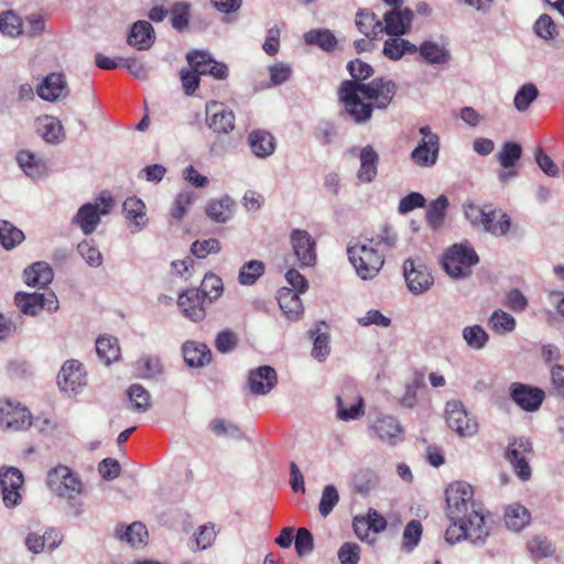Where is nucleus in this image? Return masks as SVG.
I'll list each match as a JSON object with an SVG mask.
<instances>
[{"mask_svg": "<svg viewBox=\"0 0 564 564\" xmlns=\"http://www.w3.org/2000/svg\"><path fill=\"white\" fill-rule=\"evenodd\" d=\"M445 419L448 427L459 436H471L477 432V422L459 401L452 400L446 403Z\"/></svg>", "mask_w": 564, "mask_h": 564, "instance_id": "nucleus-12", "label": "nucleus"}, {"mask_svg": "<svg viewBox=\"0 0 564 564\" xmlns=\"http://www.w3.org/2000/svg\"><path fill=\"white\" fill-rule=\"evenodd\" d=\"M275 384L276 373L270 366H261L249 373L248 387L253 394H267Z\"/></svg>", "mask_w": 564, "mask_h": 564, "instance_id": "nucleus-23", "label": "nucleus"}, {"mask_svg": "<svg viewBox=\"0 0 564 564\" xmlns=\"http://www.w3.org/2000/svg\"><path fill=\"white\" fill-rule=\"evenodd\" d=\"M116 535L119 540L126 541L133 547L142 546L147 543L148 531L141 522H133L128 527H118Z\"/></svg>", "mask_w": 564, "mask_h": 564, "instance_id": "nucleus-35", "label": "nucleus"}, {"mask_svg": "<svg viewBox=\"0 0 564 564\" xmlns=\"http://www.w3.org/2000/svg\"><path fill=\"white\" fill-rule=\"evenodd\" d=\"M423 533V527L419 520H411L404 528L402 533L401 550L410 553L420 543Z\"/></svg>", "mask_w": 564, "mask_h": 564, "instance_id": "nucleus-45", "label": "nucleus"}, {"mask_svg": "<svg viewBox=\"0 0 564 564\" xmlns=\"http://www.w3.org/2000/svg\"><path fill=\"white\" fill-rule=\"evenodd\" d=\"M209 304L204 294L196 289L182 292L177 300L183 315L195 323L202 322L206 317V307Z\"/></svg>", "mask_w": 564, "mask_h": 564, "instance_id": "nucleus-17", "label": "nucleus"}, {"mask_svg": "<svg viewBox=\"0 0 564 564\" xmlns=\"http://www.w3.org/2000/svg\"><path fill=\"white\" fill-rule=\"evenodd\" d=\"M462 336L467 346L471 349L480 350L486 347L489 335L480 325L466 326L463 328Z\"/></svg>", "mask_w": 564, "mask_h": 564, "instance_id": "nucleus-47", "label": "nucleus"}, {"mask_svg": "<svg viewBox=\"0 0 564 564\" xmlns=\"http://www.w3.org/2000/svg\"><path fill=\"white\" fill-rule=\"evenodd\" d=\"M347 256L357 275L362 280L377 276L384 264V256L375 247L373 240L349 245Z\"/></svg>", "mask_w": 564, "mask_h": 564, "instance_id": "nucleus-2", "label": "nucleus"}, {"mask_svg": "<svg viewBox=\"0 0 564 564\" xmlns=\"http://www.w3.org/2000/svg\"><path fill=\"white\" fill-rule=\"evenodd\" d=\"M0 31L9 36H18L23 33L22 21L19 15L12 11L0 14Z\"/></svg>", "mask_w": 564, "mask_h": 564, "instance_id": "nucleus-58", "label": "nucleus"}, {"mask_svg": "<svg viewBox=\"0 0 564 564\" xmlns=\"http://www.w3.org/2000/svg\"><path fill=\"white\" fill-rule=\"evenodd\" d=\"M248 145L259 159L271 156L276 148L275 138L267 130L256 129L248 134Z\"/></svg>", "mask_w": 564, "mask_h": 564, "instance_id": "nucleus-24", "label": "nucleus"}, {"mask_svg": "<svg viewBox=\"0 0 564 564\" xmlns=\"http://www.w3.org/2000/svg\"><path fill=\"white\" fill-rule=\"evenodd\" d=\"M417 47L410 41L398 36L389 37L383 45V54L390 59H400L405 53L414 54Z\"/></svg>", "mask_w": 564, "mask_h": 564, "instance_id": "nucleus-38", "label": "nucleus"}, {"mask_svg": "<svg viewBox=\"0 0 564 564\" xmlns=\"http://www.w3.org/2000/svg\"><path fill=\"white\" fill-rule=\"evenodd\" d=\"M527 547L534 560L552 556L555 551L549 539L541 535L532 538L528 542Z\"/></svg>", "mask_w": 564, "mask_h": 564, "instance_id": "nucleus-55", "label": "nucleus"}, {"mask_svg": "<svg viewBox=\"0 0 564 564\" xmlns=\"http://www.w3.org/2000/svg\"><path fill=\"white\" fill-rule=\"evenodd\" d=\"M36 91L43 100L53 102L65 98L69 89L63 74L52 73L37 86Z\"/></svg>", "mask_w": 564, "mask_h": 564, "instance_id": "nucleus-22", "label": "nucleus"}, {"mask_svg": "<svg viewBox=\"0 0 564 564\" xmlns=\"http://www.w3.org/2000/svg\"><path fill=\"white\" fill-rule=\"evenodd\" d=\"M291 243L297 260L303 267H313L316 262L315 240L305 231L295 229L291 234Z\"/></svg>", "mask_w": 564, "mask_h": 564, "instance_id": "nucleus-20", "label": "nucleus"}, {"mask_svg": "<svg viewBox=\"0 0 564 564\" xmlns=\"http://www.w3.org/2000/svg\"><path fill=\"white\" fill-rule=\"evenodd\" d=\"M365 86L366 84L356 80H344L338 89L340 102L344 106H372L371 104H365L360 98L361 95L365 99Z\"/></svg>", "mask_w": 564, "mask_h": 564, "instance_id": "nucleus-33", "label": "nucleus"}, {"mask_svg": "<svg viewBox=\"0 0 564 564\" xmlns=\"http://www.w3.org/2000/svg\"><path fill=\"white\" fill-rule=\"evenodd\" d=\"M352 484L357 492L367 494L377 486L378 477L371 469H359L354 476Z\"/></svg>", "mask_w": 564, "mask_h": 564, "instance_id": "nucleus-57", "label": "nucleus"}, {"mask_svg": "<svg viewBox=\"0 0 564 564\" xmlns=\"http://www.w3.org/2000/svg\"><path fill=\"white\" fill-rule=\"evenodd\" d=\"M397 94V85L388 78L378 77L365 86V99L372 100L377 106H388Z\"/></svg>", "mask_w": 564, "mask_h": 564, "instance_id": "nucleus-21", "label": "nucleus"}, {"mask_svg": "<svg viewBox=\"0 0 564 564\" xmlns=\"http://www.w3.org/2000/svg\"><path fill=\"white\" fill-rule=\"evenodd\" d=\"M15 304L23 314L30 316H36L42 310L53 313L59 307L57 296L54 292H19L15 294Z\"/></svg>", "mask_w": 564, "mask_h": 564, "instance_id": "nucleus-11", "label": "nucleus"}, {"mask_svg": "<svg viewBox=\"0 0 564 564\" xmlns=\"http://www.w3.org/2000/svg\"><path fill=\"white\" fill-rule=\"evenodd\" d=\"M198 290L204 294L208 303H212L223 294L224 284L218 275L209 273L204 276Z\"/></svg>", "mask_w": 564, "mask_h": 564, "instance_id": "nucleus-54", "label": "nucleus"}, {"mask_svg": "<svg viewBox=\"0 0 564 564\" xmlns=\"http://www.w3.org/2000/svg\"><path fill=\"white\" fill-rule=\"evenodd\" d=\"M373 108H343L339 118L345 122L362 124L371 119Z\"/></svg>", "mask_w": 564, "mask_h": 564, "instance_id": "nucleus-63", "label": "nucleus"}, {"mask_svg": "<svg viewBox=\"0 0 564 564\" xmlns=\"http://www.w3.org/2000/svg\"><path fill=\"white\" fill-rule=\"evenodd\" d=\"M304 40L308 45H316L324 51L330 52L337 45L335 35L325 29L311 30L304 34Z\"/></svg>", "mask_w": 564, "mask_h": 564, "instance_id": "nucleus-43", "label": "nucleus"}, {"mask_svg": "<svg viewBox=\"0 0 564 564\" xmlns=\"http://www.w3.org/2000/svg\"><path fill=\"white\" fill-rule=\"evenodd\" d=\"M522 156V147L513 141L505 142L497 153V159L502 169L516 167L517 162Z\"/></svg>", "mask_w": 564, "mask_h": 564, "instance_id": "nucleus-44", "label": "nucleus"}, {"mask_svg": "<svg viewBox=\"0 0 564 564\" xmlns=\"http://www.w3.org/2000/svg\"><path fill=\"white\" fill-rule=\"evenodd\" d=\"M123 213L131 224L130 231L132 234H137L147 227L149 220L145 213V205L140 198L128 197L123 202Z\"/></svg>", "mask_w": 564, "mask_h": 564, "instance_id": "nucleus-25", "label": "nucleus"}, {"mask_svg": "<svg viewBox=\"0 0 564 564\" xmlns=\"http://www.w3.org/2000/svg\"><path fill=\"white\" fill-rule=\"evenodd\" d=\"M489 217H486L488 219L484 220L481 227L485 231L501 237L508 234L511 226V219L510 217L502 212L501 209H488Z\"/></svg>", "mask_w": 564, "mask_h": 564, "instance_id": "nucleus-34", "label": "nucleus"}, {"mask_svg": "<svg viewBox=\"0 0 564 564\" xmlns=\"http://www.w3.org/2000/svg\"><path fill=\"white\" fill-rule=\"evenodd\" d=\"M115 205V200L109 193L102 192L93 203H86L79 207L73 218V224L77 225L83 234L90 235L98 227L101 217L108 215Z\"/></svg>", "mask_w": 564, "mask_h": 564, "instance_id": "nucleus-5", "label": "nucleus"}, {"mask_svg": "<svg viewBox=\"0 0 564 564\" xmlns=\"http://www.w3.org/2000/svg\"><path fill=\"white\" fill-rule=\"evenodd\" d=\"M234 209V199L228 195H224L219 198L210 199L205 207V213L213 221L225 224L232 218Z\"/></svg>", "mask_w": 564, "mask_h": 564, "instance_id": "nucleus-27", "label": "nucleus"}, {"mask_svg": "<svg viewBox=\"0 0 564 564\" xmlns=\"http://www.w3.org/2000/svg\"><path fill=\"white\" fill-rule=\"evenodd\" d=\"M339 502V494L334 485H326L323 488L322 497L318 503V511L326 518Z\"/></svg>", "mask_w": 564, "mask_h": 564, "instance_id": "nucleus-56", "label": "nucleus"}, {"mask_svg": "<svg viewBox=\"0 0 564 564\" xmlns=\"http://www.w3.org/2000/svg\"><path fill=\"white\" fill-rule=\"evenodd\" d=\"M23 484V474L18 468H0V490L2 502L7 508L12 509L21 505Z\"/></svg>", "mask_w": 564, "mask_h": 564, "instance_id": "nucleus-10", "label": "nucleus"}, {"mask_svg": "<svg viewBox=\"0 0 564 564\" xmlns=\"http://www.w3.org/2000/svg\"><path fill=\"white\" fill-rule=\"evenodd\" d=\"M511 400L523 411L534 412L544 401L545 393L542 389L521 382H513L509 388Z\"/></svg>", "mask_w": 564, "mask_h": 564, "instance_id": "nucleus-16", "label": "nucleus"}, {"mask_svg": "<svg viewBox=\"0 0 564 564\" xmlns=\"http://www.w3.org/2000/svg\"><path fill=\"white\" fill-rule=\"evenodd\" d=\"M360 169L358 170L357 177L361 183H370L375 180L378 173V153L371 145H367L360 150Z\"/></svg>", "mask_w": 564, "mask_h": 564, "instance_id": "nucleus-29", "label": "nucleus"}, {"mask_svg": "<svg viewBox=\"0 0 564 564\" xmlns=\"http://www.w3.org/2000/svg\"><path fill=\"white\" fill-rule=\"evenodd\" d=\"M24 240V234L7 220H0V243L10 250Z\"/></svg>", "mask_w": 564, "mask_h": 564, "instance_id": "nucleus-50", "label": "nucleus"}, {"mask_svg": "<svg viewBox=\"0 0 564 564\" xmlns=\"http://www.w3.org/2000/svg\"><path fill=\"white\" fill-rule=\"evenodd\" d=\"M356 26L360 33L368 39H375L379 33L383 32L382 23L377 19L376 14L369 10H360L356 14Z\"/></svg>", "mask_w": 564, "mask_h": 564, "instance_id": "nucleus-36", "label": "nucleus"}, {"mask_svg": "<svg viewBox=\"0 0 564 564\" xmlns=\"http://www.w3.org/2000/svg\"><path fill=\"white\" fill-rule=\"evenodd\" d=\"M30 425L31 414L26 408L12 400H0V427L21 431Z\"/></svg>", "mask_w": 564, "mask_h": 564, "instance_id": "nucleus-13", "label": "nucleus"}, {"mask_svg": "<svg viewBox=\"0 0 564 564\" xmlns=\"http://www.w3.org/2000/svg\"><path fill=\"white\" fill-rule=\"evenodd\" d=\"M212 55L206 51H193L186 56L191 67L199 75H206L212 65Z\"/></svg>", "mask_w": 564, "mask_h": 564, "instance_id": "nucleus-62", "label": "nucleus"}, {"mask_svg": "<svg viewBox=\"0 0 564 564\" xmlns=\"http://www.w3.org/2000/svg\"><path fill=\"white\" fill-rule=\"evenodd\" d=\"M530 455H532V444L529 438L518 437L509 442L506 458L512 466L516 475L523 481L531 478Z\"/></svg>", "mask_w": 564, "mask_h": 564, "instance_id": "nucleus-9", "label": "nucleus"}, {"mask_svg": "<svg viewBox=\"0 0 564 564\" xmlns=\"http://www.w3.org/2000/svg\"><path fill=\"white\" fill-rule=\"evenodd\" d=\"M447 207L448 199L444 195L438 196L429 205L426 220L433 229H437L443 225Z\"/></svg>", "mask_w": 564, "mask_h": 564, "instance_id": "nucleus-46", "label": "nucleus"}, {"mask_svg": "<svg viewBox=\"0 0 564 564\" xmlns=\"http://www.w3.org/2000/svg\"><path fill=\"white\" fill-rule=\"evenodd\" d=\"M163 371V366L156 356H142L134 365L135 376L139 378L151 379Z\"/></svg>", "mask_w": 564, "mask_h": 564, "instance_id": "nucleus-40", "label": "nucleus"}, {"mask_svg": "<svg viewBox=\"0 0 564 564\" xmlns=\"http://www.w3.org/2000/svg\"><path fill=\"white\" fill-rule=\"evenodd\" d=\"M336 405L337 417L345 422L358 420L365 414L364 399L352 387L336 397Z\"/></svg>", "mask_w": 564, "mask_h": 564, "instance_id": "nucleus-18", "label": "nucleus"}, {"mask_svg": "<svg viewBox=\"0 0 564 564\" xmlns=\"http://www.w3.org/2000/svg\"><path fill=\"white\" fill-rule=\"evenodd\" d=\"M403 275L409 290L422 294L433 285V276L425 264L408 259L403 263Z\"/></svg>", "mask_w": 564, "mask_h": 564, "instance_id": "nucleus-15", "label": "nucleus"}, {"mask_svg": "<svg viewBox=\"0 0 564 564\" xmlns=\"http://www.w3.org/2000/svg\"><path fill=\"white\" fill-rule=\"evenodd\" d=\"M479 258L468 243H456L443 257V268L448 275L455 279L470 274L471 267L477 264Z\"/></svg>", "mask_w": 564, "mask_h": 564, "instance_id": "nucleus-6", "label": "nucleus"}, {"mask_svg": "<svg viewBox=\"0 0 564 564\" xmlns=\"http://www.w3.org/2000/svg\"><path fill=\"white\" fill-rule=\"evenodd\" d=\"M212 432L217 436H229L231 438H242V432L235 423L223 419H215L209 423Z\"/></svg>", "mask_w": 564, "mask_h": 564, "instance_id": "nucleus-60", "label": "nucleus"}, {"mask_svg": "<svg viewBox=\"0 0 564 564\" xmlns=\"http://www.w3.org/2000/svg\"><path fill=\"white\" fill-rule=\"evenodd\" d=\"M96 351L98 357L107 365L117 360L120 356L118 340L111 336H99L96 340Z\"/></svg>", "mask_w": 564, "mask_h": 564, "instance_id": "nucleus-41", "label": "nucleus"}, {"mask_svg": "<svg viewBox=\"0 0 564 564\" xmlns=\"http://www.w3.org/2000/svg\"><path fill=\"white\" fill-rule=\"evenodd\" d=\"M17 162L23 173L33 181L42 180L48 175L47 162L39 153L20 150L17 153Z\"/></svg>", "mask_w": 564, "mask_h": 564, "instance_id": "nucleus-19", "label": "nucleus"}, {"mask_svg": "<svg viewBox=\"0 0 564 564\" xmlns=\"http://www.w3.org/2000/svg\"><path fill=\"white\" fill-rule=\"evenodd\" d=\"M194 198L195 195L191 191H183L178 193L173 202L171 216L176 220L182 219L185 216L188 207L194 202Z\"/></svg>", "mask_w": 564, "mask_h": 564, "instance_id": "nucleus-61", "label": "nucleus"}, {"mask_svg": "<svg viewBox=\"0 0 564 564\" xmlns=\"http://www.w3.org/2000/svg\"><path fill=\"white\" fill-rule=\"evenodd\" d=\"M422 139L412 150L410 158L420 167H432L436 164L440 153V138L429 126L419 129Z\"/></svg>", "mask_w": 564, "mask_h": 564, "instance_id": "nucleus-7", "label": "nucleus"}, {"mask_svg": "<svg viewBox=\"0 0 564 564\" xmlns=\"http://www.w3.org/2000/svg\"><path fill=\"white\" fill-rule=\"evenodd\" d=\"M23 278L29 286L44 288L53 281L54 273L48 263L40 261L26 268Z\"/></svg>", "mask_w": 564, "mask_h": 564, "instance_id": "nucleus-30", "label": "nucleus"}, {"mask_svg": "<svg viewBox=\"0 0 564 564\" xmlns=\"http://www.w3.org/2000/svg\"><path fill=\"white\" fill-rule=\"evenodd\" d=\"M208 127L217 133H229L235 128V115L232 110L220 108L212 115H207Z\"/></svg>", "mask_w": 564, "mask_h": 564, "instance_id": "nucleus-37", "label": "nucleus"}, {"mask_svg": "<svg viewBox=\"0 0 564 564\" xmlns=\"http://www.w3.org/2000/svg\"><path fill=\"white\" fill-rule=\"evenodd\" d=\"M263 262L259 260H250L240 268L238 281L241 285H252L261 275H263Z\"/></svg>", "mask_w": 564, "mask_h": 564, "instance_id": "nucleus-52", "label": "nucleus"}, {"mask_svg": "<svg viewBox=\"0 0 564 564\" xmlns=\"http://www.w3.org/2000/svg\"><path fill=\"white\" fill-rule=\"evenodd\" d=\"M184 361L189 367H203L212 360V351L207 345L197 341H186L183 345Z\"/></svg>", "mask_w": 564, "mask_h": 564, "instance_id": "nucleus-31", "label": "nucleus"}, {"mask_svg": "<svg viewBox=\"0 0 564 564\" xmlns=\"http://www.w3.org/2000/svg\"><path fill=\"white\" fill-rule=\"evenodd\" d=\"M46 486L54 497L68 503L74 516L83 514L84 507L78 498L85 494V485L77 473L65 465H57L47 471Z\"/></svg>", "mask_w": 564, "mask_h": 564, "instance_id": "nucleus-1", "label": "nucleus"}, {"mask_svg": "<svg viewBox=\"0 0 564 564\" xmlns=\"http://www.w3.org/2000/svg\"><path fill=\"white\" fill-rule=\"evenodd\" d=\"M417 51L421 57L429 64H445L451 58L447 50L430 41L423 42Z\"/></svg>", "mask_w": 564, "mask_h": 564, "instance_id": "nucleus-42", "label": "nucleus"}, {"mask_svg": "<svg viewBox=\"0 0 564 564\" xmlns=\"http://www.w3.org/2000/svg\"><path fill=\"white\" fill-rule=\"evenodd\" d=\"M37 131L46 142H58L63 137L62 124L52 117L37 120Z\"/></svg>", "mask_w": 564, "mask_h": 564, "instance_id": "nucleus-49", "label": "nucleus"}, {"mask_svg": "<svg viewBox=\"0 0 564 564\" xmlns=\"http://www.w3.org/2000/svg\"><path fill=\"white\" fill-rule=\"evenodd\" d=\"M488 325L495 333L503 335L513 332L517 323L509 313L502 310H496L491 314Z\"/></svg>", "mask_w": 564, "mask_h": 564, "instance_id": "nucleus-48", "label": "nucleus"}, {"mask_svg": "<svg viewBox=\"0 0 564 564\" xmlns=\"http://www.w3.org/2000/svg\"><path fill=\"white\" fill-rule=\"evenodd\" d=\"M154 30L150 22L138 21L131 26L128 44L137 50H148L152 46Z\"/></svg>", "mask_w": 564, "mask_h": 564, "instance_id": "nucleus-28", "label": "nucleus"}, {"mask_svg": "<svg viewBox=\"0 0 564 564\" xmlns=\"http://www.w3.org/2000/svg\"><path fill=\"white\" fill-rule=\"evenodd\" d=\"M191 6L187 2H175L171 9V24L178 32L188 28Z\"/></svg>", "mask_w": 564, "mask_h": 564, "instance_id": "nucleus-53", "label": "nucleus"}, {"mask_svg": "<svg viewBox=\"0 0 564 564\" xmlns=\"http://www.w3.org/2000/svg\"><path fill=\"white\" fill-rule=\"evenodd\" d=\"M86 371L79 361L72 359L64 362L57 376V384L62 391L77 394L86 386Z\"/></svg>", "mask_w": 564, "mask_h": 564, "instance_id": "nucleus-14", "label": "nucleus"}, {"mask_svg": "<svg viewBox=\"0 0 564 564\" xmlns=\"http://www.w3.org/2000/svg\"><path fill=\"white\" fill-rule=\"evenodd\" d=\"M473 487L465 481H455L446 489L447 517L449 521H460L473 512L474 507L481 510L480 503L473 499Z\"/></svg>", "mask_w": 564, "mask_h": 564, "instance_id": "nucleus-4", "label": "nucleus"}, {"mask_svg": "<svg viewBox=\"0 0 564 564\" xmlns=\"http://www.w3.org/2000/svg\"><path fill=\"white\" fill-rule=\"evenodd\" d=\"M131 408L138 412H147L151 406V397L148 390L141 384H132L127 390Z\"/></svg>", "mask_w": 564, "mask_h": 564, "instance_id": "nucleus-51", "label": "nucleus"}, {"mask_svg": "<svg viewBox=\"0 0 564 564\" xmlns=\"http://www.w3.org/2000/svg\"><path fill=\"white\" fill-rule=\"evenodd\" d=\"M489 535V529L486 523L485 514L481 510L474 507L468 518L460 521H451V525L445 532V540L451 543H457L463 539L469 540L474 544H484Z\"/></svg>", "mask_w": 564, "mask_h": 564, "instance_id": "nucleus-3", "label": "nucleus"}, {"mask_svg": "<svg viewBox=\"0 0 564 564\" xmlns=\"http://www.w3.org/2000/svg\"><path fill=\"white\" fill-rule=\"evenodd\" d=\"M413 19V12L409 9L391 10L384 14L383 31L393 36L402 35L408 32Z\"/></svg>", "mask_w": 564, "mask_h": 564, "instance_id": "nucleus-26", "label": "nucleus"}, {"mask_svg": "<svg viewBox=\"0 0 564 564\" xmlns=\"http://www.w3.org/2000/svg\"><path fill=\"white\" fill-rule=\"evenodd\" d=\"M370 436L395 446L403 441L404 430L400 421L390 414L378 413L369 423Z\"/></svg>", "mask_w": 564, "mask_h": 564, "instance_id": "nucleus-8", "label": "nucleus"}, {"mask_svg": "<svg viewBox=\"0 0 564 564\" xmlns=\"http://www.w3.org/2000/svg\"><path fill=\"white\" fill-rule=\"evenodd\" d=\"M505 521L509 529L521 531L530 523V513L521 505H511L506 509Z\"/></svg>", "mask_w": 564, "mask_h": 564, "instance_id": "nucleus-39", "label": "nucleus"}, {"mask_svg": "<svg viewBox=\"0 0 564 564\" xmlns=\"http://www.w3.org/2000/svg\"><path fill=\"white\" fill-rule=\"evenodd\" d=\"M77 251L89 267L98 268L102 264V256L93 241L83 240L78 243Z\"/></svg>", "mask_w": 564, "mask_h": 564, "instance_id": "nucleus-59", "label": "nucleus"}, {"mask_svg": "<svg viewBox=\"0 0 564 564\" xmlns=\"http://www.w3.org/2000/svg\"><path fill=\"white\" fill-rule=\"evenodd\" d=\"M280 308L289 319H297L303 314V304L300 293L289 288H282L278 294Z\"/></svg>", "mask_w": 564, "mask_h": 564, "instance_id": "nucleus-32", "label": "nucleus"}, {"mask_svg": "<svg viewBox=\"0 0 564 564\" xmlns=\"http://www.w3.org/2000/svg\"><path fill=\"white\" fill-rule=\"evenodd\" d=\"M535 34L543 40H552L557 35L554 21L547 14H542L534 23Z\"/></svg>", "mask_w": 564, "mask_h": 564, "instance_id": "nucleus-64", "label": "nucleus"}]
</instances>
